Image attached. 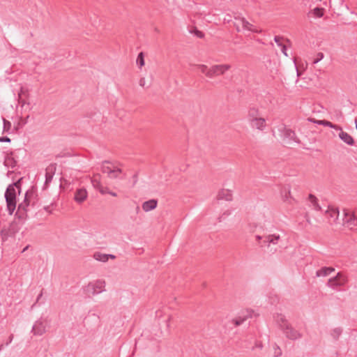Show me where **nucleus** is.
I'll return each mask as SVG.
<instances>
[{
	"label": "nucleus",
	"instance_id": "58",
	"mask_svg": "<svg viewBox=\"0 0 357 357\" xmlns=\"http://www.w3.org/2000/svg\"><path fill=\"white\" fill-rule=\"evenodd\" d=\"M2 347H3V345H1V346H0V350L1 349Z\"/></svg>",
	"mask_w": 357,
	"mask_h": 357
},
{
	"label": "nucleus",
	"instance_id": "30",
	"mask_svg": "<svg viewBox=\"0 0 357 357\" xmlns=\"http://www.w3.org/2000/svg\"><path fill=\"white\" fill-rule=\"evenodd\" d=\"M93 257L97 261H102V262L107 261V254H103L101 252H96L93 255Z\"/></svg>",
	"mask_w": 357,
	"mask_h": 357
},
{
	"label": "nucleus",
	"instance_id": "12",
	"mask_svg": "<svg viewBox=\"0 0 357 357\" xmlns=\"http://www.w3.org/2000/svg\"><path fill=\"white\" fill-rule=\"evenodd\" d=\"M56 169V165L55 163H52L48 165L45 169V185H48L52 182V178L55 174V171Z\"/></svg>",
	"mask_w": 357,
	"mask_h": 357
},
{
	"label": "nucleus",
	"instance_id": "21",
	"mask_svg": "<svg viewBox=\"0 0 357 357\" xmlns=\"http://www.w3.org/2000/svg\"><path fill=\"white\" fill-rule=\"evenodd\" d=\"M91 183H92L93 187L96 189H98L99 191L102 194L106 193V192L103 190V188L102 187V185L100 183L99 174H96V175L93 176V177L91 178Z\"/></svg>",
	"mask_w": 357,
	"mask_h": 357
},
{
	"label": "nucleus",
	"instance_id": "13",
	"mask_svg": "<svg viewBox=\"0 0 357 357\" xmlns=\"http://www.w3.org/2000/svg\"><path fill=\"white\" fill-rule=\"evenodd\" d=\"M236 20H238L242 28L245 30H248L254 33H260L261 30H259L254 27L253 24H250L248 21L245 20L244 17H235Z\"/></svg>",
	"mask_w": 357,
	"mask_h": 357
},
{
	"label": "nucleus",
	"instance_id": "39",
	"mask_svg": "<svg viewBox=\"0 0 357 357\" xmlns=\"http://www.w3.org/2000/svg\"><path fill=\"white\" fill-rule=\"evenodd\" d=\"M22 178H20L16 182L10 185H13V187L14 188H15V189L17 188L18 190L19 194L20 193V191H21V182H22Z\"/></svg>",
	"mask_w": 357,
	"mask_h": 357
},
{
	"label": "nucleus",
	"instance_id": "34",
	"mask_svg": "<svg viewBox=\"0 0 357 357\" xmlns=\"http://www.w3.org/2000/svg\"><path fill=\"white\" fill-rule=\"evenodd\" d=\"M342 333V329L340 327L334 328L331 332V335L335 340H337Z\"/></svg>",
	"mask_w": 357,
	"mask_h": 357
},
{
	"label": "nucleus",
	"instance_id": "54",
	"mask_svg": "<svg viewBox=\"0 0 357 357\" xmlns=\"http://www.w3.org/2000/svg\"><path fill=\"white\" fill-rule=\"evenodd\" d=\"M28 248H29V245L26 246V247L23 249L22 252H25V251L28 249Z\"/></svg>",
	"mask_w": 357,
	"mask_h": 357
},
{
	"label": "nucleus",
	"instance_id": "10",
	"mask_svg": "<svg viewBox=\"0 0 357 357\" xmlns=\"http://www.w3.org/2000/svg\"><path fill=\"white\" fill-rule=\"evenodd\" d=\"M46 320L40 319L34 323L31 332L34 335L40 336L46 332Z\"/></svg>",
	"mask_w": 357,
	"mask_h": 357
},
{
	"label": "nucleus",
	"instance_id": "4",
	"mask_svg": "<svg viewBox=\"0 0 357 357\" xmlns=\"http://www.w3.org/2000/svg\"><path fill=\"white\" fill-rule=\"evenodd\" d=\"M280 132V136L287 144H291L293 142L300 143L299 139L296 135V133L292 130L287 128L285 126L282 125L278 128Z\"/></svg>",
	"mask_w": 357,
	"mask_h": 357
},
{
	"label": "nucleus",
	"instance_id": "51",
	"mask_svg": "<svg viewBox=\"0 0 357 357\" xmlns=\"http://www.w3.org/2000/svg\"><path fill=\"white\" fill-rule=\"evenodd\" d=\"M13 338V335H11L9 337V341H8V342H7V344H6L7 345H8L9 343H10V342H12Z\"/></svg>",
	"mask_w": 357,
	"mask_h": 357
},
{
	"label": "nucleus",
	"instance_id": "25",
	"mask_svg": "<svg viewBox=\"0 0 357 357\" xmlns=\"http://www.w3.org/2000/svg\"><path fill=\"white\" fill-rule=\"evenodd\" d=\"M251 312L247 311L246 314L240 316L236 319H233L234 324L238 326L243 324L248 318L251 317Z\"/></svg>",
	"mask_w": 357,
	"mask_h": 357
},
{
	"label": "nucleus",
	"instance_id": "15",
	"mask_svg": "<svg viewBox=\"0 0 357 357\" xmlns=\"http://www.w3.org/2000/svg\"><path fill=\"white\" fill-rule=\"evenodd\" d=\"M87 197V192L84 188L77 189L75 193L74 199L77 203L83 202Z\"/></svg>",
	"mask_w": 357,
	"mask_h": 357
},
{
	"label": "nucleus",
	"instance_id": "2",
	"mask_svg": "<svg viewBox=\"0 0 357 357\" xmlns=\"http://www.w3.org/2000/svg\"><path fill=\"white\" fill-rule=\"evenodd\" d=\"M342 225L350 230H357V212L344 209Z\"/></svg>",
	"mask_w": 357,
	"mask_h": 357
},
{
	"label": "nucleus",
	"instance_id": "50",
	"mask_svg": "<svg viewBox=\"0 0 357 357\" xmlns=\"http://www.w3.org/2000/svg\"><path fill=\"white\" fill-rule=\"evenodd\" d=\"M42 296H43V290L41 291V292L38 296L37 299H36V303H38L39 301V300L41 298Z\"/></svg>",
	"mask_w": 357,
	"mask_h": 357
},
{
	"label": "nucleus",
	"instance_id": "19",
	"mask_svg": "<svg viewBox=\"0 0 357 357\" xmlns=\"http://www.w3.org/2000/svg\"><path fill=\"white\" fill-rule=\"evenodd\" d=\"M158 202L156 199H150L142 204V209L146 211H150L157 207Z\"/></svg>",
	"mask_w": 357,
	"mask_h": 357
},
{
	"label": "nucleus",
	"instance_id": "43",
	"mask_svg": "<svg viewBox=\"0 0 357 357\" xmlns=\"http://www.w3.org/2000/svg\"><path fill=\"white\" fill-rule=\"evenodd\" d=\"M282 354L281 349L278 346H276L275 351V356L278 357Z\"/></svg>",
	"mask_w": 357,
	"mask_h": 357
},
{
	"label": "nucleus",
	"instance_id": "57",
	"mask_svg": "<svg viewBox=\"0 0 357 357\" xmlns=\"http://www.w3.org/2000/svg\"><path fill=\"white\" fill-rule=\"evenodd\" d=\"M257 347H259L261 348V347H262V344H258V345H257Z\"/></svg>",
	"mask_w": 357,
	"mask_h": 357
},
{
	"label": "nucleus",
	"instance_id": "37",
	"mask_svg": "<svg viewBox=\"0 0 357 357\" xmlns=\"http://www.w3.org/2000/svg\"><path fill=\"white\" fill-rule=\"evenodd\" d=\"M282 197H283V200L284 202H288L289 199H291V192H290V190L289 189H287V190L285 189L282 192Z\"/></svg>",
	"mask_w": 357,
	"mask_h": 357
},
{
	"label": "nucleus",
	"instance_id": "44",
	"mask_svg": "<svg viewBox=\"0 0 357 357\" xmlns=\"http://www.w3.org/2000/svg\"><path fill=\"white\" fill-rule=\"evenodd\" d=\"M10 139L8 137H1L0 142H10Z\"/></svg>",
	"mask_w": 357,
	"mask_h": 357
},
{
	"label": "nucleus",
	"instance_id": "41",
	"mask_svg": "<svg viewBox=\"0 0 357 357\" xmlns=\"http://www.w3.org/2000/svg\"><path fill=\"white\" fill-rule=\"evenodd\" d=\"M191 32L194 33L199 38H202L204 36V33L197 29V28H195L194 30L192 31Z\"/></svg>",
	"mask_w": 357,
	"mask_h": 357
},
{
	"label": "nucleus",
	"instance_id": "40",
	"mask_svg": "<svg viewBox=\"0 0 357 357\" xmlns=\"http://www.w3.org/2000/svg\"><path fill=\"white\" fill-rule=\"evenodd\" d=\"M324 58V54L322 52H319L317 54V58H315L313 61H312V64H316L319 61H320L322 59Z\"/></svg>",
	"mask_w": 357,
	"mask_h": 357
},
{
	"label": "nucleus",
	"instance_id": "33",
	"mask_svg": "<svg viewBox=\"0 0 357 357\" xmlns=\"http://www.w3.org/2000/svg\"><path fill=\"white\" fill-rule=\"evenodd\" d=\"M136 62L140 68L144 66V55L143 52H140L138 54Z\"/></svg>",
	"mask_w": 357,
	"mask_h": 357
},
{
	"label": "nucleus",
	"instance_id": "9",
	"mask_svg": "<svg viewBox=\"0 0 357 357\" xmlns=\"http://www.w3.org/2000/svg\"><path fill=\"white\" fill-rule=\"evenodd\" d=\"M280 236L278 234H271L264 236H256V239L260 241L263 239L261 246H270L271 244L276 245L280 240Z\"/></svg>",
	"mask_w": 357,
	"mask_h": 357
},
{
	"label": "nucleus",
	"instance_id": "32",
	"mask_svg": "<svg viewBox=\"0 0 357 357\" xmlns=\"http://www.w3.org/2000/svg\"><path fill=\"white\" fill-rule=\"evenodd\" d=\"M122 173V169L120 168H115L114 167V169L111 174L109 176L111 178H120V174Z\"/></svg>",
	"mask_w": 357,
	"mask_h": 357
},
{
	"label": "nucleus",
	"instance_id": "23",
	"mask_svg": "<svg viewBox=\"0 0 357 357\" xmlns=\"http://www.w3.org/2000/svg\"><path fill=\"white\" fill-rule=\"evenodd\" d=\"M309 120L310 121H312L315 123H317V124H319V125H323V126H328L330 128H334L335 130H341V127L337 126V125H335V124H333L331 122L328 121H326V120H312V119H309Z\"/></svg>",
	"mask_w": 357,
	"mask_h": 357
},
{
	"label": "nucleus",
	"instance_id": "47",
	"mask_svg": "<svg viewBox=\"0 0 357 357\" xmlns=\"http://www.w3.org/2000/svg\"><path fill=\"white\" fill-rule=\"evenodd\" d=\"M139 84L142 87H145L146 86V81H145V79L144 77L141 78L139 79Z\"/></svg>",
	"mask_w": 357,
	"mask_h": 357
},
{
	"label": "nucleus",
	"instance_id": "46",
	"mask_svg": "<svg viewBox=\"0 0 357 357\" xmlns=\"http://www.w3.org/2000/svg\"><path fill=\"white\" fill-rule=\"evenodd\" d=\"M54 205V202H52L50 205L44 206V210L47 211L49 213H52V211L50 210V206Z\"/></svg>",
	"mask_w": 357,
	"mask_h": 357
},
{
	"label": "nucleus",
	"instance_id": "22",
	"mask_svg": "<svg viewBox=\"0 0 357 357\" xmlns=\"http://www.w3.org/2000/svg\"><path fill=\"white\" fill-rule=\"evenodd\" d=\"M3 163L7 167L14 168L17 165V161L13 157V153H10L6 156Z\"/></svg>",
	"mask_w": 357,
	"mask_h": 357
},
{
	"label": "nucleus",
	"instance_id": "31",
	"mask_svg": "<svg viewBox=\"0 0 357 357\" xmlns=\"http://www.w3.org/2000/svg\"><path fill=\"white\" fill-rule=\"evenodd\" d=\"M8 229H10V234H13L14 236L16 233L20 230V227L15 222H13L10 224Z\"/></svg>",
	"mask_w": 357,
	"mask_h": 357
},
{
	"label": "nucleus",
	"instance_id": "1",
	"mask_svg": "<svg viewBox=\"0 0 357 357\" xmlns=\"http://www.w3.org/2000/svg\"><path fill=\"white\" fill-rule=\"evenodd\" d=\"M38 202V198L36 189L32 187L26 192L24 201L18 205L15 216L20 220H26L27 212L29 211L30 207H35Z\"/></svg>",
	"mask_w": 357,
	"mask_h": 357
},
{
	"label": "nucleus",
	"instance_id": "14",
	"mask_svg": "<svg viewBox=\"0 0 357 357\" xmlns=\"http://www.w3.org/2000/svg\"><path fill=\"white\" fill-rule=\"evenodd\" d=\"M326 213L331 224L337 222L339 217V211L337 208L329 207Z\"/></svg>",
	"mask_w": 357,
	"mask_h": 357
},
{
	"label": "nucleus",
	"instance_id": "52",
	"mask_svg": "<svg viewBox=\"0 0 357 357\" xmlns=\"http://www.w3.org/2000/svg\"><path fill=\"white\" fill-rule=\"evenodd\" d=\"M109 193L112 196H113V197H116V196H117V195H116V192H109Z\"/></svg>",
	"mask_w": 357,
	"mask_h": 357
},
{
	"label": "nucleus",
	"instance_id": "55",
	"mask_svg": "<svg viewBox=\"0 0 357 357\" xmlns=\"http://www.w3.org/2000/svg\"><path fill=\"white\" fill-rule=\"evenodd\" d=\"M356 128L357 130V119H355Z\"/></svg>",
	"mask_w": 357,
	"mask_h": 357
},
{
	"label": "nucleus",
	"instance_id": "28",
	"mask_svg": "<svg viewBox=\"0 0 357 357\" xmlns=\"http://www.w3.org/2000/svg\"><path fill=\"white\" fill-rule=\"evenodd\" d=\"M1 236L2 241L4 242L8 240V237L14 236V235L13 234H10V229L8 228V229L3 228L1 231Z\"/></svg>",
	"mask_w": 357,
	"mask_h": 357
},
{
	"label": "nucleus",
	"instance_id": "8",
	"mask_svg": "<svg viewBox=\"0 0 357 357\" xmlns=\"http://www.w3.org/2000/svg\"><path fill=\"white\" fill-rule=\"evenodd\" d=\"M283 329L282 330L285 337L291 340H296L302 337V334L292 327L291 324L283 325Z\"/></svg>",
	"mask_w": 357,
	"mask_h": 357
},
{
	"label": "nucleus",
	"instance_id": "24",
	"mask_svg": "<svg viewBox=\"0 0 357 357\" xmlns=\"http://www.w3.org/2000/svg\"><path fill=\"white\" fill-rule=\"evenodd\" d=\"M275 321L277 322L278 325L279 326V328L282 330L283 329V325H289L290 324L288 321L286 319L285 317L282 314H278L275 317Z\"/></svg>",
	"mask_w": 357,
	"mask_h": 357
},
{
	"label": "nucleus",
	"instance_id": "16",
	"mask_svg": "<svg viewBox=\"0 0 357 357\" xmlns=\"http://www.w3.org/2000/svg\"><path fill=\"white\" fill-rule=\"evenodd\" d=\"M339 130V137L341 139V140L349 146L354 144V139L349 133L344 132L342 129Z\"/></svg>",
	"mask_w": 357,
	"mask_h": 357
},
{
	"label": "nucleus",
	"instance_id": "29",
	"mask_svg": "<svg viewBox=\"0 0 357 357\" xmlns=\"http://www.w3.org/2000/svg\"><path fill=\"white\" fill-rule=\"evenodd\" d=\"M109 162L107 160L104 161L103 164L102 165V167H101L102 172L103 173L107 174L108 176L111 174V173L112 172V171L114 169V167H111L109 166L105 165V164H109Z\"/></svg>",
	"mask_w": 357,
	"mask_h": 357
},
{
	"label": "nucleus",
	"instance_id": "56",
	"mask_svg": "<svg viewBox=\"0 0 357 357\" xmlns=\"http://www.w3.org/2000/svg\"><path fill=\"white\" fill-rule=\"evenodd\" d=\"M133 178H134V179L136 181V179H137V175H136V174H135V175H134Z\"/></svg>",
	"mask_w": 357,
	"mask_h": 357
},
{
	"label": "nucleus",
	"instance_id": "6",
	"mask_svg": "<svg viewBox=\"0 0 357 357\" xmlns=\"http://www.w3.org/2000/svg\"><path fill=\"white\" fill-rule=\"evenodd\" d=\"M231 68L229 64H215L209 67L208 77L213 78L219 75H224L226 71Z\"/></svg>",
	"mask_w": 357,
	"mask_h": 357
},
{
	"label": "nucleus",
	"instance_id": "49",
	"mask_svg": "<svg viewBox=\"0 0 357 357\" xmlns=\"http://www.w3.org/2000/svg\"><path fill=\"white\" fill-rule=\"evenodd\" d=\"M107 261L109 260V259H115L116 258V256H114V255H110V254H107Z\"/></svg>",
	"mask_w": 357,
	"mask_h": 357
},
{
	"label": "nucleus",
	"instance_id": "7",
	"mask_svg": "<svg viewBox=\"0 0 357 357\" xmlns=\"http://www.w3.org/2000/svg\"><path fill=\"white\" fill-rule=\"evenodd\" d=\"M347 282V277L341 272L338 273L336 276L330 278L328 280L327 285L333 289L337 287L344 285Z\"/></svg>",
	"mask_w": 357,
	"mask_h": 357
},
{
	"label": "nucleus",
	"instance_id": "38",
	"mask_svg": "<svg viewBox=\"0 0 357 357\" xmlns=\"http://www.w3.org/2000/svg\"><path fill=\"white\" fill-rule=\"evenodd\" d=\"M230 215H231L230 210L225 211L221 215L219 216V218H218V221L222 222V221L225 220Z\"/></svg>",
	"mask_w": 357,
	"mask_h": 357
},
{
	"label": "nucleus",
	"instance_id": "5",
	"mask_svg": "<svg viewBox=\"0 0 357 357\" xmlns=\"http://www.w3.org/2000/svg\"><path fill=\"white\" fill-rule=\"evenodd\" d=\"M105 282L102 280H98L89 282L88 285L84 287V290L86 293L94 296L105 291Z\"/></svg>",
	"mask_w": 357,
	"mask_h": 357
},
{
	"label": "nucleus",
	"instance_id": "18",
	"mask_svg": "<svg viewBox=\"0 0 357 357\" xmlns=\"http://www.w3.org/2000/svg\"><path fill=\"white\" fill-rule=\"evenodd\" d=\"M261 117L260 112L258 108L252 107L249 108L247 115V120L250 121L253 119H257Z\"/></svg>",
	"mask_w": 357,
	"mask_h": 357
},
{
	"label": "nucleus",
	"instance_id": "53",
	"mask_svg": "<svg viewBox=\"0 0 357 357\" xmlns=\"http://www.w3.org/2000/svg\"><path fill=\"white\" fill-rule=\"evenodd\" d=\"M170 319H171V317H169L168 318V319L167 320V327H169V321H170Z\"/></svg>",
	"mask_w": 357,
	"mask_h": 357
},
{
	"label": "nucleus",
	"instance_id": "11",
	"mask_svg": "<svg viewBox=\"0 0 357 357\" xmlns=\"http://www.w3.org/2000/svg\"><path fill=\"white\" fill-rule=\"evenodd\" d=\"M248 122L252 128L257 129L259 131H263L266 127V121L263 117L253 119Z\"/></svg>",
	"mask_w": 357,
	"mask_h": 357
},
{
	"label": "nucleus",
	"instance_id": "26",
	"mask_svg": "<svg viewBox=\"0 0 357 357\" xmlns=\"http://www.w3.org/2000/svg\"><path fill=\"white\" fill-rule=\"evenodd\" d=\"M308 199H309V201L310 202V203L312 204V206L314 207V208L315 210H317V211L321 210V206L318 204V200L315 196H314L312 194H310Z\"/></svg>",
	"mask_w": 357,
	"mask_h": 357
},
{
	"label": "nucleus",
	"instance_id": "36",
	"mask_svg": "<svg viewBox=\"0 0 357 357\" xmlns=\"http://www.w3.org/2000/svg\"><path fill=\"white\" fill-rule=\"evenodd\" d=\"M195 66L197 67L200 71L208 77V72L209 70V68L206 65L197 64Z\"/></svg>",
	"mask_w": 357,
	"mask_h": 357
},
{
	"label": "nucleus",
	"instance_id": "3",
	"mask_svg": "<svg viewBox=\"0 0 357 357\" xmlns=\"http://www.w3.org/2000/svg\"><path fill=\"white\" fill-rule=\"evenodd\" d=\"M5 199L9 214H13L16 208V190L13 185H8L6 192Z\"/></svg>",
	"mask_w": 357,
	"mask_h": 357
},
{
	"label": "nucleus",
	"instance_id": "27",
	"mask_svg": "<svg viewBox=\"0 0 357 357\" xmlns=\"http://www.w3.org/2000/svg\"><path fill=\"white\" fill-rule=\"evenodd\" d=\"M324 9L322 8H315L309 13V15L312 14L314 17H321L324 15Z\"/></svg>",
	"mask_w": 357,
	"mask_h": 357
},
{
	"label": "nucleus",
	"instance_id": "45",
	"mask_svg": "<svg viewBox=\"0 0 357 357\" xmlns=\"http://www.w3.org/2000/svg\"><path fill=\"white\" fill-rule=\"evenodd\" d=\"M281 51L286 56H288L287 52V47L285 45H282L281 47Z\"/></svg>",
	"mask_w": 357,
	"mask_h": 357
},
{
	"label": "nucleus",
	"instance_id": "17",
	"mask_svg": "<svg viewBox=\"0 0 357 357\" xmlns=\"http://www.w3.org/2000/svg\"><path fill=\"white\" fill-rule=\"evenodd\" d=\"M217 198L218 199L231 201L232 199V193L229 190L222 189L218 192Z\"/></svg>",
	"mask_w": 357,
	"mask_h": 357
},
{
	"label": "nucleus",
	"instance_id": "20",
	"mask_svg": "<svg viewBox=\"0 0 357 357\" xmlns=\"http://www.w3.org/2000/svg\"><path fill=\"white\" fill-rule=\"evenodd\" d=\"M335 271V268L333 267H322L321 269L317 271V277H326L331 273Z\"/></svg>",
	"mask_w": 357,
	"mask_h": 357
},
{
	"label": "nucleus",
	"instance_id": "42",
	"mask_svg": "<svg viewBox=\"0 0 357 357\" xmlns=\"http://www.w3.org/2000/svg\"><path fill=\"white\" fill-rule=\"evenodd\" d=\"M283 39L282 37H280V36H275L274 38V41L277 43V45L279 46V47H281L283 44L282 43V40Z\"/></svg>",
	"mask_w": 357,
	"mask_h": 357
},
{
	"label": "nucleus",
	"instance_id": "48",
	"mask_svg": "<svg viewBox=\"0 0 357 357\" xmlns=\"http://www.w3.org/2000/svg\"><path fill=\"white\" fill-rule=\"evenodd\" d=\"M234 25L236 26L237 31H240V26H241L240 22H238V23H235Z\"/></svg>",
	"mask_w": 357,
	"mask_h": 357
},
{
	"label": "nucleus",
	"instance_id": "35",
	"mask_svg": "<svg viewBox=\"0 0 357 357\" xmlns=\"http://www.w3.org/2000/svg\"><path fill=\"white\" fill-rule=\"evenodd\" d=\"M3 132H10V130L11 126H12L11 123L4 118H3Z\"/></svg>",
	"mask_w": 357,
	"mask_h": 357
}]
</instances>
